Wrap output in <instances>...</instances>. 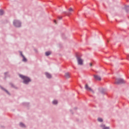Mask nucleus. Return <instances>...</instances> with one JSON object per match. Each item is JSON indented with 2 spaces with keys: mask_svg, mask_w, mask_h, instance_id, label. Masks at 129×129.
I'll return each instance as SVG.
<instances>
[{
  "mask_svg": "<svg viewBox=\"0 0 129 129\" xmlns=\"http://www.w3.org/2000/svg\"><path fill=\"white\" fill-rule=\"evenodd\" d=\"M94 77L96 80H98V81H100L101 80V77H99L97 75H94Z\"/></svg>",
  "mask_w": 129,
  "mask_h": 129,
  "instance_id": "423d86ee",
  "label": "nucleus"
},
{
  "mask_svg": "<svg viewBox=\"0 0 129 129\" xmlns=\"http://www.w3.org/2000/svg\"><path fill=\"white\" fill-rule=\"evenodd\" d=\"M13 24L17 28H19L21 26V22L18 20H14Z\"/></svg>",
  "mask_w": 129,
  "mask_h": 129,
  "instance_id": "7ed1b4c3",
  "label": "nucleus"
},
{
  "mask_svg": "<svg viewBox=\"0 0 129 129\" xmlns=\"http://www.w3.org/2000/svg\"><path fill=\"white\" fill-rule=\"evenodd\" d=\"M45 75L47 78H51L52 77V76L48 73H45Z\"/></svg>",
  "mask_w": 129,
  "mask_h": 129,
  "instance_id": "9d476101",
  "label": "nucleus"
},
{
  "mask_svg": "<svg viewBox=\"0 0 129 129\" xmlns=\"http://www.w3.org/2000/svg\"><path fill=\"white\" fill-rule=\"evenodd\" d=\"M21 53V56H22L23 57V62H27V58H26V57H25V56L23 55V53H22V52H20Z\"/></svg>",
  "mask_w": 129,
  "mask_h": 129,
  "instance_id": "1a4fd4ad",
  "label": "nucleus"
},
{
  "mask_svg": "<svg viewBox=\"0 0 129 129\" xmlns=\"http://www.w3.org/2000/svg\"><path fill=\"white\" fill-rule=\"evenodd\" d=\"M4 15V10H0V16H3Z\"/></svg>",
  "mask_w": 129,
  "mask_h": 129,
  "instance_id": "ddd939ff",
  "label": "nucleus"
},
{
  "mask_svg": "<svg viewBox=\"0 0 129 129\" xmlns=\"http://www.w3.org/2000/svg\"><path fill=\"white\" fill-rule=\"evenodd\" d=\"M52 103L53 104H57V103H58V101H57V100H54L52 101Z\"/></svg>",
  "mask_w": 129,
  "mask_h": 129,
  "instance_id": "4468645a",
  "label": "nucleus"
},
{
  "mask_svg": "<svg viewBox=\"0 0 129 129\" xmlns=\"http://www.w3.org/2000/svg\"><path fill=\"white\" fill-rule=\"evenodd\" d=\"M102 129H108V127H105V125H102Z\"/></svg>",
  "mask_w": 129,
  "mask_h": 129,
  "instance_id": "2eb2a0df",
  "label": "nucleus"
},
{
  "mask_svg": "<svg viewBox=\"0 0 129 129\" xmlns=\"http://www.w3.org/2000/svg\"><path fill=\"white\" fill-rule=\"evenodd\" d=\"M115 84H119L120 83H124V81L122 79H119L116 80Z\"/></svg>",
  "mask_w": 129,
  "mask_h": 129,
  "instance_id": "20e7f679",
  "label": "nucleus"
},
{
  "mask_svg": "<svg viewBox=\"0 0 129 129\" xmlns=\"http://www.w3.org/2000/svg\"><path fill=\"white\" fill-rule=\"evenodd\" d=\"M45 55H46V56H49V55H51V52L47 51V52H45Z\"/></svg>",
  "mask_w": 129,
  "mask_h": 129,
  "instance_id": "9b49d317",
  "label": "nucleus"
},
{
  "mask_svg": "<svg viewBox=\"0 0 129 129\" xmlns=\"http://www.w3.org/2000/svg\"><path fill=\"white\" fill-rule=\"evenodd\" d=\"M20 126H21V127H26V126L23 123H20Z\"/></svg>",
  "mask_w": 129,
  "mask_h": 129,
  "instance_id": "f8f14e48",
  "label": "nucleus"
},
{
  "mask_svg": "<svg viewBox=\"0 0 129 129\" xmlns=\"http://www.w3.org/2000/svg\"><path fill=\"white\" fill-rule=\"evenodd\" d=\"M98 121H100V122L103 121L102 118H98Z\"/></svg>",
  "mask_w": 129,
  "mask_h": 129,
  "instance_id": "dca6fc26",
  "label": "nucleus"
},
{
  "mask_svg": "<svg viewBox=\"0 0 129 129\" xmlns=\"http://www.w3.org/2000/svg\"><path fill=\"white\" fill-rule=\"evenodd\" d=\"M92 64H93L92 62H91L89 63L90 67H92Z\"/></svg>",
  "mask_w": 129,
  "mask_h": 129,
  "instance_id": "f3484780",
  "label": "nucleus"
},
{
  "mask_svg": "<svg viewBox=\"0 0 129 129\" xmlns=\"http://www.w3.org/2000/svg\"><path fill=\"white\" fill-rule=\"evenodd\" d=\"M20 77H21V78H22V79H23L24 80V83H25V84H28V83H29V82H30V81H31V80L30 79V78L27 77H25L23 75H20Z\"/></svg>",
  "mask_w": 129,
  "mask_h": 129,
  "instance_id": "f257e3e1",
  "label": "nucleus"
},
{
  "mask_svg": "<svg viewBox=\"0 0 129 129\" xmlns=\"http://www.w3.org/2000/svg\"><path fill=\"white\" fill-rule=\"evenodd\" d=\"M65 78H70V74L69 73H66L64 75Z\"/></svg>",
  "mask_w": 129,
  "mask_h": 129,
  "instance_id": "6e6552de",
  "label": "nucleus"
},
{
  "mask_svg": "<svg viewBox=\"0 0 129 129\" xmlns=\"http://www.w3.org/2000/svg\"><path fill=\"white\" fill-rule=\"evenodd\" d=\"M77 60L78 65L82 66V65H83V64L84 63V60L82 59L81 56H77Z\"/></svg>",
  "mask_w": 129,
  "mask_h": 129,
  "instance_id": "f03ea898",
  "label": "nucleus"
},
{
  "mask_svg": "<svg viewBox=\"0 0 129 129\" xmlns=\"http://www.w3.org/2000/svg\"><path fill=\"white\" fill-rule=\"evenodd\" d=\"M54 22L55 24H57V22H56V20H54Z\"/></svg>",
  "mask_w": 129,
  "mask_h": 129,
  "instance_id": "a211bd4d",
  "label": "nucleus"
},
{
  "mask_svg": "<svg viewBox=\"0 0 129 129\" xmlns=\"http://www.w3.org/2000/svg\"><path fill=\"white\" fill-rule=\"evenodd\" d=\"M6 92L9 94V92H8L7 91H6Z\"/></svg>",
  "mask_w": 129,
  "mask_h": 129,
  "instance_id": "6ab92c4d",
  "label": "nucleus"
},
{
  "mask_svg": "<svg viewBox=\"0 0 129 129\" xmlns=\"http://www.w3.org/2000/svg\"><path fill=\"white\" fill-rule=\"evenodd\" d=\"M85 89H86V90H87V91H93L92 90V89H91V88H90V87H89V86L88 85V84H86L85 85Z\"/></svg>",
  "mask_w": 129,
  "mask_h": 129,
  "instance_id": "39448f33",
  "label": "nucleus"
},
{
  "mask_svg": "<svg viewBox=\"0 0 129 129\" xmlns=\"http://www.w3.org/2000/svg\"><path fill=\"white\" fill-rule=\"evenodd\" d=\"M73 12V9L72 8H70L69 9V13L67 14V16H70L71 13Z\"/></svg>",
  "mask_w": 129,
  "mask_h": 129,
  "instance_id": "0eeeda50",
  "label": "nucleus"
}]
</instances>
